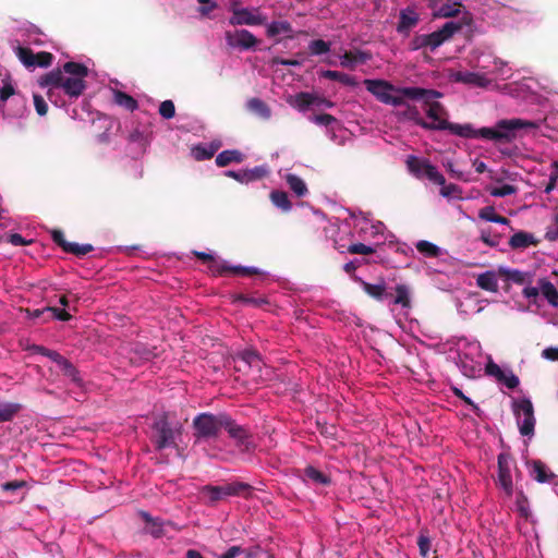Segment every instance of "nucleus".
Segmentation results:
<instances>
[{"instance_id": "nucleus-1", "label": "nucleus", "mask_w": 558, "mask_h": 558, "mask_svg": "<svg viewBox=\"0 0 558 558\" xmlns=\"http://www.w3.org/2000/svg\"><path fill=\"white\" fill-rule=\"evenodd\" d=\"M403 96L412 100H423L427 106L426 114L433 121L428 122L427 130H447L451 134L463 138H483L495 144H507L513 142L520 131L535 130L538 124L534 121L520 118L501 119L492 128L474 129L471 123L459 124L447 121L442 118L446 114L444 106L436 101L442 95L436 89L422 87H404L400 89Z\"/></svg>"}, {"instance_id": "nucleus-41", "label": "nucleus", "mask_w": 558, "mask_h": 558, "mask_svg": "<svg viewBox=\"0 0 558 558\" xmlns=\"http://www.w3.org/2000/svg\"><path fill=\"white\" fill-rule=\"evenodd\" d=\"M415 246L426 257H437L440 254V248L436 244L425 240L418 241Z\"/></svg>"}, {"instance_id": "nucleus-15", "label": "nucleus", "mask_w": 558, "mask_h": 558, "mask_svg": "<svg viewBox=\"0 0 558 558\" xmlns=\"http://www.w3.org/2000/svg\"><path fill=\"white\" fill-rule=\"evenodd\" d=\"M267 173V170L264 167H255L253 169H245L240 171L229 170L226 172V175L234 179L240 183H250L264 178Z\"/></svg>"}, {"instance_id": "nucleus-3", "label": "nucleus", "mask_w": 558, "mask_h": 558, "mask_svg": "<svg viewBox=\"0 0 558 558\" xmlns=\"http://www.w3.org/2000/svg\"><path fill=\"white\" fill-rule=\"evenodd\" d=\"M228 413L202 412L192 421L193 436L196 440L216 439L226 424Z\"/></svg>"}, {"instance_id": "nucleus-21", "label": "nucleus", "mask_w": 558, "mask_h": 558, "mask_svg": "<svg viewBox=\"0 0 558 558\" xmlns=\"http://www.w3.org/2000/svg\"><path fill=\"white\" fill-rule=\"evenodd\" d=\"M536 244L537 240H535L534 235L524 231L514 233L509 240V245L513 250L526 248Z\"/></svg>"}, {"instance_id": "nucleus-56", "label": "nucleus", "mask_w": 558, "mask_h": 558, "mask_svg": "<svg viewBox=\"0 0 558 558\" xmlns=\"http://www.w3.org/2000/svg\"><path fill=\"white\" fill-rule=\"evenodd\" d=\"M201 492L204 496H207L209 501L211 502L222 499L219 486L207 485L204 486Z\"/></svg>"}, {"instance_id": "nucleus-13", "label": "nucleus", "mask_w": 558, "mask_h": 558, "mask_svg": "<svg viewBox=\"0 0 558 558\" xmlns=\"http://www.w3.org/2000/svg\"><path fill=\"white\" fill-rule=\"evenodd\" d=\"M450 77L453 82L477 87H487L490 83V80H488L484 74L470 71H458L452 73Z\"/></svg>"}, {"instance_id": "nucleus-14", "label": "nucleus", "mask_w": 558, "mask_h": 558, "mask_svg": "<svg viewBox=\"0 0 558 558\" xmlns=\"http://www.w3.org/2000/svg\"><path fill=\"white\" fill-rule=\"evenodd\" d=\"M525 465L530 476L538 483H550L555 477V474L542 461L526 460Z\"/></svg>"}, {"instance_id": "nucleus-26", "label": "nucleus", "mask_w": 558, "mask_h": 558, "mask_svg": "<svg viewBox=\"0 0 558 558\" xmlns=\"http://www.w3.org/2000/svg\"><path fill=\"white\" fill-rule=\"evenodd\" d=\"M247 109L253 113L257 114L264 120H268L271 117V110L265 101L259 98H251L247 104Z\"/></svg>"}, {"instance_id": "nucleus-24", "label": "nucleus", "mask_w": 558, "mask_h": 558, "mask_svg": "<svg viewBox=\"0 0 558 558\" xmlns=\"http://www.w3.org/2000/svg\"><path fill=\"white\" fill-rule=\"evenodd\" d=\"M354 280L361 283L365 293L368 294L371 298L377 301H381L385 296H387L385 283H368L356 276H354Z\"/></svg>"}, {"instance_id": "nucleus-31", "label": "nucleus", "mask_w": 558, "mask_h": 558, "mask_svg": "<svg viewBox=\"0 0 558 558\" xmlns=\"http://www.w3.org/2000/svg\"><path fill=\"white\" fill-rule=\"evenodd\" d=\"M407 167L411 173L417 178H423L425 166L429 163L426 159H420L416 156L410 155L407 158Z\"/></svg>"}, {"instance_id": "nucleus-36", "label": "nucleus", "mask_w": 558, "mask_h": 558, "mask_svg": "<svg viewBox=\"0 0 558 558\" xmlns=\"http://www.w3.org/2000/svg\"><path fill=\"white\" fill-rule=\"evenodd\" d=\"M515 507L517 511L520 513L522 518H524L525 520L532 519V511L530 509L529 499L526 495L523 493V490H519L517 493Z\"/></svg>"}, {"instance_id": "nucleus-22", "label": "nucleus", "mask_w": 558, "mask_h": 558, "mask_svg": "<svg viewBox=\"0 0 558 558\" xmlns=\"http://www.w3.org/2000/svg\"><path fill=\"white\" fill-rule=\"evenodd\" d=\"M542 295L554 307H558V289L547 278L538 280Z\"/></svg>"}, {"instance_id": "nucleus-42", "label": "nucleus", "mask_w": 558, "mask_h": 558, "mask_svg": "<svg viewBox=\"0 0 558 558\" xmlns=\"http://www.w3.org/2000/svg\"><path fill=\"white\" fill-rule=\"evenodd\" d=\"M93 250H94V247L92 244H78V243L68 241L63 251L66 253L74 254L76 256H84V255L90 253Z\"/></svg>"}, {"instance_id": "nucleus-57", "label": "nucleus", "mask_w": 558, "mask_h": 558, "mask_svg": "<svg viewBox=\"0 0 558 558\" xmlns=\"http://www.w3.org/2000/svg\"><path fill=\"white\" fill-rule=\"evenodd\" d=\"M348 252L350 254L369 255L373 254L375 250L364 243H353L348 246Z\"/></svg>"}, {"instance_id": "nucleus-53", "label": "nucleus", "mask_w": 558, "mask_h": 558, "mask_svg": "<svg viewBox=\"0 0 558 558\" xmlns=\"http://www.w3.org/2000/svg\"><path fill=\"white\" fill-rule=\"evenodd\" d=\"M499 383H502L509 389H515L520 385V379L512 371H508L504 373Z\"/></svg>"}, {"instance_id": "nucleus-29", "label": "nucleus", "mask_w": 558, "mask_h": 558, "mask_svg": "<svg viewBox=\"0 0 558 558\" xmlns=\"http://www.w3.org/2000/svg\"><path fill=\"white\" fill-rule=\"evenodd\" d=\"M141 515L146 521V531L154 537H160L165 533L166 524L158 519H153L148 513L142 512Z\"/></svg>"}, {"instance_id": "nucleus-43", "label": "nucleus", "mask_w": 558, "mask_h": 558, "mask_svg": "<svg viewBox=\"0 0 558 558\" xmlns=\"http://www.w3.org/2000/svg\"><path fill=\"white\" fill-rule=\"evenodd\" d=\"M423 177L427 178L430 182L438 185H444L446 183L445 177L432 163L425 166Z\"/></svg>"}, {"instance_id": "nucleus-54", "label": "nucleus", "mask_w": 558, "mask_h": 558, "mask_svg": "<svg viewBox=\"0 0 558 558\" xmlns=\"http://www.w3.org/2000/svg\"><path fill=\"white\" fill-rule=\"evenodd\" d=\"M159 114L165 119H172L175 116V107L173 101H162L159 106Z\"/></svg>"}, {"instance_id": "nucleus-60", "label": "nucleus", "mask_w": 558, "mask_h": 558, "mask_svg": "<svg viewBox=\"0 0 558 558\" xmlns=\"http://www.w3.org/2000/svg\"><path fill=\"white\" fill-rule=\"evenodd\" d=\"M405 117L412 121H414L415 124L426 128L429 126L428 122H426L420 114L418 110L415 107H409L405 111Z\"/></svg>"}, {"instance_id": "nucleus-52", "label": "nucleus", "mask_w": 558, "mask_h": 558, "mask_svg": "<svg viewBox=\"0 0 558 558\" xmlns=\"http://www.w3.org/2000/svg\"><path fill=\"white\" fill-rule=\"evenodd\" d=\"M48 310L51 311V314L48 315L47 318H43V322H48L49 318H57L61 322H68L72 318L71 314L65 310H60L58 307L48 306Z\"/></svg>"}, {"instance_id": "nucleus-12", "label": "nucleus", "mask_w": 558, "mask_h": 558, "mask_svg": "<svg viewBox=\"0 0 558 558\" xmlns=\"http://www.w3.org/2000/svg\"><path fill=\"white\" fill-rule=\"evenodd\" d=\"M461 29V24L456 22H447L441 28L427 34L429 49L434 51L445 41L449 40L457 32Z\"/></svg>"}, {"instance_id": "nucleus-50", "label": "nucleus", "mask_w": 558, "mask_h": 558, "mask_svg": "<svg viewBox=\"0 0 558 558\" xmlns=\"http://www.w3.org/2000/svg\"><path fill=\"white\" fill-rule=\"evenodd\" d=\"M53 61V54L47 51H39L35 53L33 68H48Z\"/></svg>"}, {"instance_id": "nucleus-9", "label": "nucleus", "mask_w": 558, "mask_h": 558, "mask_svg": "<svg viewBox=\"0 0 558 558\" xmlns=\"http://www.w3.org/2000/svg\"><path fill=\"white\" fill-rule=\"evenodd\" d=\"M226 43L231 48H240L242 50L253 49L258 39L247 29L227 31L225 33Z\"/></svg>"}, {"instance_id": "nucleus-38", "label": "nucleus", "mask_w": 558, "mask_h": 558, "mask_svg": "<svg viewBox=\"0 0 558 558\" xmlns=\"http://www.w3.org/2000/svg\"><path fill=\"white\" fill-rule=\"evenodd\" d=\"M395 304H400L402 307L411 306L410 290L405 284H398L396 288Z\"/></svg>"}, {"instance_id": "nucleus-35", "label": "nucleus", "mask_w": 558, "mask_h": 558, "mask_svg": "<svg viewBox=\"0 0 558 558\" xmlns=\"http://www.w3.org/2000/svg\"><path fill=\"white\" fill-rule=\"evenodd\" d=\"M270 199L276 207L283 211H289L292 208V203L289 199L288 193L284 191H272L270 193Z\"/></svg>"}, {"instance_id": "nucleus-46", "label": "nucleus", "mask_w": 558, "mask_h": 558, "mask_svg": "<svg viewBox=\"0 0 558 558\" xmlns=\"http://www.w3.org/2000/svg\"><path fill=\"white\" fill-rule=\"evenodd\" d=\"M440 195L446 198L462 199V189L453 183L444 184L440 189Z\"/></svg>"}, {"instance_id": "nucleus-64", "label": "nucleus", "mask_w": 558, "mask_h": 558, "mask_svg": "<svg viewBox=\"0 0 558 558\" xmlns=\"http://www.w3.org/2000/svg\"><path fill=\"white\" fill-rule=\"evenodd\" d=\"M15 94V88L10 82H4L3 86L0 88V100L5 102L11 96Z\"/></svg>"}, {"instance_id": "nucleus-19", "label": "nucleus", "mask_w": 558, "mask_h": 558, "mask_svg": "<svg viewBox=\"0 0 558 558\" xmlns=\"http://www.w3.org/2000/svg\"><path fill=\"white\" fill-rule=\"evenodd\" d=\"M63 70L56 69L40 76L38 84L40 87L62 88Z\"/></svg>"}, {"instance_id": "nucleus-10", "label": "nucleus", "mask_w": 558, "mask_h": 558, "mask_svg": "<svg viewBox=\"0 0 558 558\" xmlns=\"http://www.w3.org/2000/svg\"><path fill=\"white\" fill-rule=\"evenodd\" d=\"M265 19L259 13L258 8H244L243 10L234 11V15H231L228 20L231 26H257L264 24Z\"/></svg>"}, {"instance_id": "nucleus-48", "label": "nucleus", "mask_w": 558, "mask_h": 558, "mask_svg": "<svg viewBox=\"0 0 558 558\" xmlns=\"http://www.w3.org/2000/svg\"><path fill=\"white\" fill-rule=\"evenodd\" d=\"M308 50L313 56L325 54L330 50V43L323 39L312 40L308 45Z\"/></svg>"}, {"instance_id": "nucleus-34", "label": "nucleus", "mask_w": 558, "mask_h": 558, "mask_svg": "<svg viewBox=\"0 0 558 558\" xmlns=\"http://www.w3.org/2000/svg\"><path fill=\"white\" fill-rule=\"evenodd\" d=\"M22 409L19 403L2 402L0 403V423L10 422Z\"/></svg>"}, {"instance_id": "nucleus-30", "label": "nucleus", "mask_w": 558, "mask_h": 558, "mask_svg": "<svg viewBox=\"0 0 558 558\" xmlns=\"http://www.w3.org/2000/svg\"><path fill=\"white\" fill-rule=\"evenodd\" d=\"M59 368L63 375L69 377L75 385L80 387L83 385V379L80 376L78 369L72 364L70 360L65 359L62 361V363L59 365Z\"/></svg>"}, {"instance_id": "nucleus-8", "label": "nucleus", "mask_w": 558, "mask_h": 558, "mask_svg": "<svg viewBox=\"0 0 558 558\" xmlns=\"http://www.w3.org/2000/svg\"><path fill=\"white\" fill-rule=\"evenodd\" d=\"M512 411L517 418L521 435H533L535 427V416L532 401L529 398L513 400Z\"/></svg>"}, {"instance_id": "nucleus-28", "label": "nucleus", "mask_w": 558, "mask_h": 558, "mask_svg": "<svg viewBox=\"0 0 558 558\" xmlns=\"http://www.w3.org/2000/svg\"><path fill=\"white\" fill-rule=\"evenodd\" d=\"M286 182L289 185L290 190L298 196H305L308 192L307 186L303 179L299 175L289 173L286 175Z\"/></svg>"}, {"instance_id": "nucleus-59", "label": "nucleus", "mask_w": 558, "mask_h": 558, "mask_svg": "<svg viewBox=\"0 0 558 558\" xmlns=\"http://www.w3.org/2000/svg\"><path fill=\"white\" fill-rule=\"evenodd\" d=\"M481 240L488 246L495 247L498 246L501 240V236L498 234H492L489 230L481 231Z\"/></svg>"}, {"instance_id": "nucleus-17", "label": "nucleus", "mask_w": 558, "mask_h": 558, "mask_svg": "<svg viewBox=\"0 0 558 558\" xmlns=\"http://www.w3.org/2000/svg\"><path fill=\"white\" fill-rule=\"evenodd\" d=\"M420 16L413 8H405L400 11L397 31L400 34H408L417 25Z\"/></svg>"}, {"instance_id": "nucleus-39", "label": "nucleus", "mask_w": 558, "mask_h": 558, "mask_svg": "<svg viewBox=\"0 0 558 558\" xmlns=\"http://www.w3.org/2000/svg\"><path fill=\"white\" fill-rule=\"evenodd\" d=\"M461 8L462 4L460 2H447L438 9L436 15L440 17H453L460 13Z\"/></svg>"}, {"instance_id": "nucleus-37", "label": "nucleus", "mask_w": 558, "mask_h": 558, "mask_svg": "<svg viewBox=\"0 0 558 558\" xmlns=\"http://www.w3.org/2000/svg\"><path fill=\"white\" fill-rule=\"evenodd\" d=\"M292 25L288 21H274L267 27V36L275 37L282 33H291Z\"/></svg>"}, {"instance_id": "nucleus-33", "label": "nucleus", "mask_w": 558, "mask_h": 558, "mask_svg": "<svg viewBox=\"0 0 558 558\" xmlns=\"http://www.w3.org/2000/svg\"><path fill=\"white\" fill-rule=\"evenodd\" d=\"M478 217L483 220L496 222L500 225H509L510 220L504 216L496 214L493 206H486L478 211Z\"/></svg>"}, {"instance_id": "nucleus-40", "label": "nucleus", "mask_w": 558, "mask_h": 558, "mask_svg": "<svg viewBox=\"0 0 558 558\" xmlns=\"http://www.w3.org/2000/svg\"><path fill=\"white\" fill-rule=\"evenodd\" d=\"M501 274L510 281L523 284V283H530L531 282V275L527 272H523L518 269L512 270H504Z\"/></svg>"}, {"instance_id": "nucleus-6", "label": "nucleus", "mask_w": 558, "mask_h": 558, "mask_svg": "<svg viewBox=\"0 0 558 558\" xmlns=\"http://www.w3.org/2000/svg\"><path fill=\"white\" fill-rule=\"evenodd\" d=\"M229 438L240 451H253L256 447V438L250 427L239 424L229 413L223 426Z\"/></svg>"}, {"instance_id": "nucleus-45", "label": "nucleus", "mask_w": 558, "mask_h": 558, "mask_svg": "<svg viewBox=\"0 0 558 558\" xmlns=\"http://www.w3.org/2000/svg\"><path fill=\"white\" fill-rule=\"evenodd\" d=\"M15 51L17 58L26 68L34 66L35 52L31 48L19 46Z\"/></svg>"}, {"instance_id": "nucleus-23", "label": "nucleus", "mask_w": 558, "mask_h": 558, "mask_svg": "<svg viewBox=\"0 0 558 558\" xmlns=\"http://www.w3.org/2000/svg\"><path fill=\"white\" fill-rule=\"evenodd\" d=\"M244 160V155L236 149H226L216 157V165L220 168L229 166L231 162L240 163Z\"/></svg>"}, {"instance_id": "nucleus-44", "label": "nucleus", "mask_w": 558, "mask_h": 558, "mask_svg": "<svg viewBox=\"0 0 558 558\" xmlns=\"http://www.w3.org/2000/svg\"><path fill=\"white\" fill-rule=\"evenodd\" d=\"M215 153H216V148L206 147L204 145H197L192 148V156L197 161L208 160L214 157Z\"/></svg>"}, {"instance_id": "nucleus-63", "label": "nucleus", "mask_w": 558, "mask_h": 558, "mask_svg": "<svg viewBox=\"0 0 558 558\" xmlns=\"http://www.w3.org/2000/svg\"><path fill=\"white\" fill-rule=\"evenodd\" d=\"M193 254L199 259L202 260L203 263H207L209 264V270L214 274V265L215 264H221V260L218 262L215 259V257L209 254V253H205V252H197V251H194Z\"/></svg>"}, {"instance_id": "nucleus-11", "label": "nucleus", "mask_w": 558, "mask_h": 558, "mask_svg": "<svg viewBox=\"0 0 558 558\" xmlns=\"http://www.w3.org/2000/svg\"><path fill=\"white\" fill-rule=\"evenodd\" d=\"M234 362L241 363L236 366L238 371L256 369L260 372L263 366V360L257 350L254 348H246L236 352L233 356Z\"/></svg>"}, {"instance_id": "nucleus-16", "label": "nucleus", "mask_w": 558, "mask_h": 558, "mask_svg": "<svg viewBox=\"0 0 558 558\" xmlns=\"http://www.w3.org/2000/svg\"><path fill=\"white\" fill-rule=\"evenodd\" d=\"M227 274L238 275V276H253L259 274L257 268L254 267H244V266H231L226 260H221V264L214 265V275L215 276H225Z\"/></svg>"}, {"instance_id": "nucleus-25", "label": "nucleus", "mask_w": 558, "mask_h": 558, "mask_svg": "<svg viewBox=\"0 0 558 558\" xmlns=\"http://www.w3.org/2000/svg\"><path fill=\"white\" fill-rule=\"evenodd\" d=\"M320 76L324 78H328L331 81H337L345 86L355 87L357 85V81L354 76H351L347 73L333 71V70H325L320 72Z\"/></svg>"}, {"instance_id": "nucleus-5", "label": "nucleus", "mask_w": 558, "mask_h": 558, "mask_svg": "<svg viewBox=\"0 0 558 558\" xmlns=\"http://www.w3.org/2000/svg\"><path fill=\"white\" fill-rule=\"evenodd\" d=\"M363 84L366 89L376 97L383 104L391 105L395 107L402 106L405 104V96L402 95L400 89L404 87H396L390 82L385 80H364Z\"/></svg>"}, {"instance_id": "nucleus-18", "label": "nucleus", "mask_w": 558, "mask_h": 558, "mask_svg": "<svg viewBox=\"0 0 558 558\" xmlns=\"http://www.w3.org/2000/svg\"><path fill=\"white\" fill-rule=\"evenodd\" d=\"M372 53L365 50H350L345 51L341 57V66L354 70L355 63H366L372 59Z\"/></svg>"}, {"instance_id": "nucleus-4", "label": "nucleus", "mask_w": 558, "mask_h": 558, "mask_svg": "<svg viewBox=\"0 0 558 558\" xmlns=\"http://www.w3.org/2000/svg\"><path fill=\"white\" fill-rule=\"evenodd\" d=\"M64 73L62 88L70 98H78L87 87L85 77L88 75V68L78 62L69 61L63 65Z\"/></svg>"}, {"instance_id": "nucleus-55", "label": "nucleus", "mask_w": 558, "mask_h": 558, "mask_svg": "<svg viewBox=\"0 0 558 558\" xmlns=\"http://www.w3.org/2000/svg\"><path fill=\"white\" fill-rule=\"evenodd\" d=\"M485 373L499 381V379L502 378L505 371L501 369L500 366L494 361L489 360L485 366Z\"/></svg>"}, {"instance_id": "nucleus-7", "label": "nucleus", "mask_w": 558, "mask_h": 558, "mask_svg": "<svg viewBox=\"0 0 558 558\" xmlns=\"http://www.w3.org/2000/svg\"><path fill=\"white\" fill-rule=\"evenodd\" d=\"M521 476L512 456H498V475L497 486L504 490L507 497H511L514 493L513 478Z\"/></svg>"}, {"instance_id": "nucleus-49", "label": "nucleus", "mask_w": 558, "mask_h": 558, "mask_svg": "<svg viewBox=\"0 0 558 558\" xmlns=\"http://www.w3.org/2000/svg\"><path fill=\"white\" fill-rule=\"evenodd\" d=\"M305 476L308 481H312L313 483L322 485H326L329 483V478L324 473L314 469L313 466L306 468Z\"/></svg>"}, {"instance_id": "nucleus-51", "label": "nucleus", "mask_w": 558, "mask_h": 558, "mask_svg": "<svg viewBox=\"0 0 558 558\" xmlns=\"http://www.w3.org/2000/svg\"><path fill=\"white\" fill-rule=\"evenodd\" d=\"M489 193L495 197H505L517 193V187L511 184H504L501 186L493 187Z\"/></svg>"}, {"instance_id": "nucleus-61", "label": "nucleus", "mask_w": 558, "mask_h": 558, "mask_svg": "<svg viewBox=\"0 0 558 558\" xmlns=\"http://www.w3.org/2000/svg\"><path fill=\"white\" fill-rule=\"evenodd\" d=\"M412 50H418L422 48H429L427 34L415 35L411 43Z\"/></svg>"}, {"instance_id": "nucleus-27", "label": "nucleus", "mask_w": 558, "mask_h": 558, "mask_svg": "<svg viewBox=\"0 0 558 558\" xmlns=\"http://www.w3.org/2000/svg\"><path fill=\"white\" fill-rule=\"evenodd\" d=\"M113 101L131 112L135 111L138 107L136 99L119 89L113 90Z\"/></svg>"}, {"instance_id": "nucleus-58", "label": "nucleus", "mask_w": 558, "mask_h": 558, "mask_svg": "<svg viewBox=\"0 0 558 558\" xmlns=\"http://www.w3.org/2000/svg\"><path fill=\"white\" fill-rule=\"evenodd\" d=\"M451 391L457 398L462 400L465 404L470 405L476 415L481 414V409L478 405L475 404L469 397H466L460 388L451 387Z\"/></svg>"}, {"instance_id": "nucleus-20", "label": "nucleus", "mask_w": 558, "mask_h": 558, "mask_svg": "<svg viewBox=\"0 0 558 558\" xmlns=\"http://www.w3.org/2000/svg\"><path fill=\"white\" fill-rule=\"evenodd\" d=\"M476 284L482 290L494 293L497 292L499 289L497 275L495 271L492 270L480 274L476 278Z\"/></svg>"}, {"instance_id": "nucleus-32", "label": "nucleus", "mask_w": 558, "mask_h": 558, "mask_svg": "<svg viewBox=\"0 0 558 558\" xmlns=\"http://www.w3.org/2000/svg\"><path fill=\"white\" fill-rule=\"evenodd\" d=\"M222 498L244 494L250 489L245 483L235 482L219 486Z\"/></svg>"}, {"instance_id": "nucleus-62", "label": "nucleus", "mask_w": 558, "mask_h": 558, "mask_svg": "<svg viewBox=\"0 0 558 558\" xmlns=\"http://www.w3.org/2000/svg\"><path fill=\"white\" fill-rule=\"evenodd\" d=\"M33 99H34V106H35V110H36L37 114L41 116V117L46 116L48 112V106H47V102L45 101L44 97L38 94H34Z\"/></svg>"}, {"instance_id": "nucleus-2", "label": "nucleus", "mask_w": 558, "mask_h": 558, "mask_svg": "<svg viewBox=\"0 0 558 558\" xmlns=\"http://www.w3.org/2000/svg\"><path fill=\"white\" fill-rule=\"evenodd\" d=\"M151 430V439L158 450L178 449L182 438L183 424L179 421H171L168 413H162L154 418Z\"/></svg>"}, {"instance_id": "nucleus-47", "label": "nucleus", "mask_w": 558, "mask_h": 558, "mask_svg": "<svg viewBox=\"0 0 558 558\" xmlns=\"http://www.w3.org/2000/svg\"><path fill=\"white\" fill-rule=\"evenodd\" d=\"M315 99L316 98L312 94H310V93H299V94L295 95L294 106L299 110H305L310 106L315 104Z\"/></svg>"}]
</instances>
